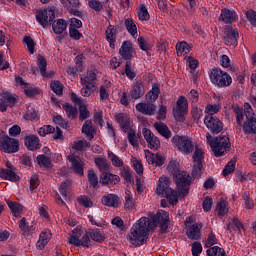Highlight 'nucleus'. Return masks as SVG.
<instances>
[{"label":"nucleus","instance_id":"obj_18","mask_svg":"<svg viewBox=\"0 0 256 256\" xmlns=\"http://www.w3.org/2000/svg\"><path fill=\"white\" fill-rule=\"evenodd\" d=\"M239 19V15H237V12L235 10L223 8L221 10V14L219 17V21H222V23H225L226 25H231L232 23H235Z\"/></svg>","mask_w":256,"mask_h":256},{"label":"nucleus","instance_id":"obj_39","mask_svg":"<svg viewBox=\"0 0 256 256\" xmlns=\"http://www.w3.org/2000/svg\"><path fill=\"white\" fill-rule=\"evenodd\" d=\"M136 13L139 21H149L151 19V15H149V10L145 4H140L136 9Z\"/></svg>","mask_w":256,"mask_h":256},{"label":"nucleus","instance_id":"obj_63","mask_svg":"<svg viewBox=\"0 0 256 256\" xmlns=\"http://www.w3.org/2000/svg\"><path fill=\"white\" fill-rule=\"evenodd\" d=\"M50 87H51L52 91L56 93V95H62L63 94V84H61V82L53 81L50 84Z\"/></svg>","mask_w":256,"mask_h":256},{"label":"nucleus","instance_id":"obj_48","mask_svg":"<svg viewBox=\"0 0 256 256\" xmlns=\"http://www.w3.org/2000/svg\"><path fill=\"white\" fill-rule=\"evenodd\" d=\"M229 212V208L227 207V201L222 200L216 205V213L218 217H225L226 213Z\"/></svg>","mask_w":256,"mask_h":256},{"label":"nucleus","instance_id":"obj_22","mask_svg":"<svg viewBox=\"0 0 256 256\" xmlns=\"http://www.w3.org/2000/svg\"><path fill=\"white\" fill-rule=\"evenodd\" d=\"M145 157L149 165H155V167H161L165 163V156L161 154H153L149 150L145 151Z\"/></svg>","mask_w":256,"mask_h":256},{"label":"nucleus","instance_id":"obj_29","mask_svg":"<svg viewBox=\"0 0 256 256\" xmlns=\"http://www.w3.org/2000/svg\"><path fill=\"white\" fill-rule=\"evenodd\" d=\"M25 146L29 151H37L41 147L39 137L35 135H30L25 138Z\"/></svg>","mask_w":256,"mask_h":256},{"label":"nucleus","instance_id":"obj_58","mask_svg":"<svg viewBox=\"0 0 256 256\" xmlns=\"http://www.w3.org/2000/svg\"><path fill=\"white\" fill-rule=\"evenodd\" d=\"M51 133H55V127L51 125H44L38 129V135L40 137H45L46 135H51Z\"/></svg>","mask_w":256,"mask_h":256},{"label":"nucleus","instance_id":"obj_33","mask_svg":"<svg viewBox=\"0 0 256 256\" xmlns=\"http://www.w3.org/2000/svg\"><path fill=\"white\" fill-rule=\"evenodd\" d=\"M49 241H51V231L45 230L40 234L36 243L37 249H45V246L49 243Z\"/></svg>","mask_w":256,"mask_h":256},{"label":"nucleus","instance_id":"obj_16","mask_svg":"<svg viewBox=\"0 0 256 256\" xmlns=\"http://www.w3.org/2000/svg\"><path fill=\"white\" fill-rule=\"evenodd\" d=\"M117 35H119L117 26L110 24L105 30V38L107 43H109L110 49H115L117 47Z\"/></svg>","mask_w":256,"mask_h":256},{"label":"nucleus","instance_id":"obj_17","mask_svg":"<svg viewBox=\"0 0 256 256\" xmlns=\"http://www.w3.org/2000/svg\"><path fill=\"white\" fill-rule=\"evenodd\" d=\"M142 133H143L144 139L148 143V147L150 149L157 151V149H159V147H161V141L159 140V138L157 136H155V134H153V132H151V130L144 128L142 130Z\"/></svg>","mask_w":256,"mask_h":256},{"label":"nucleus","instance_id":"obj_55","mask_svg":"<svg viewBox=\"0 0 256 256\" xmlns=\"http://www.w3.org/2000/svg\"><path fill=\"white\" fill-rule=\"evenodd\" d=\"M228 231H241L243 224L237 218H233L232 223L226 225Z\"/></svg>","mask_w":256,"mask_h":256},{"label":"nucleus","instance_id":"obj_37","mask_svg":"<svg viewBox=\"0 0 256 256\" xmlns=\"http://www.w3.org/2000/svg\"><path fill=\"white\" fill-rule=\"evenodd\" d=\"M52 29L56 35H61V33L67 31V21L64 19H57L52 23Z\"/></svg>","mask_w":256,"mask_h":256},{"label":"nucleus","instance_id":"obj_11","mask_svg":"<svg viewBox=\"0 0 256 256\" xmlns=\"http://www.w3.org/2000/svg\"><path fill=\"white\" fill-rule=\"evenodd\" d=\"M190 223H193V217H188L185 221V225L187 227L186 236L188 237V239H191L192 241H197L198 239H201V229H203V224L195 223L189 225Z\"/></svg>","mask_w":256,"mask_h":256},{"label":"nucleus","instance_id":"obj_21","mask_svg":"<svg viewBox=\"0 0 256 256\" xmlns=\"http://www.w3.org/2000/svg\"><path fill=\"white\" fill-rule=\"evenodd\" d=\"M97 70L90 69L87 71L85 76L80 78L81 85H86L87 87H95L97 85Z\"/></svg>","mask_w":256,"mask_h":256},{"label":"nucleus","instance_id":"obj_56","mask_svg":"<svg viewBox=\"0 0 256 256\" xmlns=\"http://www.w3.org/2000/svg\"><path fill=\"white\" fill-rule=\"evenodd\" d=\"M24 119L26 121H39V112L31 108L27 110L26 114L24 115Z\"/></svg>","mask_w":256,"mask_h":256},{"label":"nucleus","instance_id":"obj_23","mask_svg":"<svg viewBox=\"0 0 256 256\" xmlns=\"http://www.w3.org/2000/svg\"><path fill=\"white\" fill-rule=\"evenodd\" d=\"M119 181H121L119 175L113 174L107 170L100 175V183H102V185H117Z\"/></svg>","mask_w":256,"mask_h":256},{"label":"nucleus","instance_id":"obj_6","mask_svg":"<svg viewBox=\"0 0 256 256\" xmlns=\"http://www.w3.org/2000/svg\"><path fill=\"white\" fill-rule=\"evenodd\" d=\"M172 143L183 155H191L195 150L193 139L189 138V136L176 135L172 138Z\"/></svg>","mask_w":256,"mask_h":256},{"label":"nucleus","instance_id":"obj_10","mask_svg":"<svg viewBox=\"0 0 256 256\" xmlns=\"http://www.w3.org/2000/svg\"><path fill=\"white\" fill-rule=\"evenodd\" d=\"M203 159H205V152L199 146H195L194 154H193V168H192V176L194 179L200 177L201 170L203 169Z\"/></svg>","mask_w":256,"mask_h":256},{"label":"nucleus","instance_id":"obj_45","mask_svg":"<svg viewBox=\"0 0 256 256\" xmlns=\"http://www.w3.org/2000/svg\"><path fill=\"white\" fill-rule=\"evenodd\" d=\"M94 163L99 171H102V173H104L105 171H109V163L107 162L106 158L96 157L94 159Z\"/></svg>","mask_w":256,"mask_h":256},{"label":"nucleus","instance_id":"obj_43","mask_svg":"<svg viewBox=\"0 0 256 256\" xmlns=\"http://www.w3.org/2000/svg\"><path fill=\"white\" fill-rule=\"evenodd\" d=\"M124 199V209H127L128 211L135 209V199L133 198V193H131V191H125Z\"/></svg>","mask_w":256,"mask_h":256},{"label":"nucleus","instance_id":"obj_62","mask_svg":"<svg viewBox=\"0 0 256 256\" xmlns=\"http://www.w3.org/2000/svg\"><path fill=\"white\" fill-rule=\"evenodd\" d=\"M69 187H71V181L66 180L60 185L59 191L64 197V199H67V195L69 193Z\"/></svg>","mask_w":256,"mask_h":256},{"label":"nucleus","instance_id":"obj_42","mask_svg":"<svg viewBox=\"0 0 256 256\" xmlns=\"http://www.w3.org/2000/svg\"><path fill=\"white\" fill-rule=\"evenodd\" d=\"M159 93H161V88L159 84H153L152 89L146 94V99L148 101H157L159 99Z\"/></svg>","mask_w":256,"mask_h":256},{"label":"nucleus","instance_id":"obj_60","mask_svg":"<svg viewBox=\"0 0 256 256\" xmlns=\"http://www.w3.org/2000/svg\"><path fill=\"white\" fill-rule=\"evenodd\" d=\"M131 163L137 175H143V163H141L140 160H137V158H132Z\"/></svg>","mask_w":256,"mask_h":256},{"label":"nucleus","instance_id":"obj_2","mask_svg":"<svg viewBox=\"0 0 256 256\" xmlns=\"http://www.w3.org/2000/svg\"><path fill=\"white\" fill-rule=\"evenodd\" d=\"M167 169L169 173H172L175 177V183L177 189H179L183 197L189 195V187L191 185V176L187 172L179 171V162L172 160L169 162Z\"/></svg>","mask_w":256,"mask_h":256},{"label":"nucleus","instance_id":"obj_9","mask_svg":"<svg viewBox=\"0 0 256 256\" xmlns=\"http://www.w3.org/2000/svg\"><path fill=\"white\" fill-rule=\"evenodd\" d=\"M244 113L247 119L243 124L244 133H256V115L249 103L244 104Z\"/></svg>","mask_w":256,"mask_h":256},{"label":"nucleus","instance_id":"obj_3","mask_svg":"<svg viewBox=\"0 0 256 256\" xmlns=\"http://www.w3.org/2000/svg\"><path fill=\"white\" fill-rule=\"evenodd\" d=\"M171 183V180L166 176H161L158 180V184L156 187V193L157 195H163V197H166L167 201L170 203V205H177L179 203V197H185L183 194H181V191L179 193L171 187H169Z\"/></svg>","mask_w":256,"mask_h":256},{"label":"nucleus","instance_id":"obj_44","mask_svg":"<svg viewBox=\"0 0 256 256\" xmlns=\"http://www.w3.org/2000/svg\"><path fill=\"white\" fill-rule=\"evenodd\" d=\"M69 243L70 245H75V247H79V244L81 243V229L75 228L72 231V234L69 237Z\"/></svg>","mask_w":256,"mask_h":256},{"label":"nucleus","instance_id":"obj_7","mask_svg":"<svg viewBox=\"0 0 256 256\" xmlns=\"http://www.w3.org/2000/svg\"><path fill=\"white\" fill-rule=\"evenodd\" d=\"M151 220L148 218V224L150 228L157 229V227H161L162 231H167V227L169 225V213L165 210H158L156 215L150 216Z\"/></svg>","mask_w":256,"mask_h":256},{"label":"nucleus","instance_id":"obj_59","mask_svg":"<svg viewBox=\"0 0 256 256\" xmlns=\"http://www.w3.org/2000/svg\"><path fill=\"white\" fill-rule=\"evenodd\" d=\"M2 99H4L7 107H13L17 103V99L15 98V96L9 93H3Z\"/></svg>","mask_w":256,"mask_h":256},{"label":"nucleus","instance_id":"obj_8","mask_svg":"<svg viewBox=\"0 0 256 256\" xmlns=\"http://www.w3.org/2000/svg\"><path fill=\"white\" fill-rule=\"evenodd\" d=\"M35 17L37 23H39L43 29H46V27H49V25L55 21V7L40 9L36 12Z\"/></svg>","mask_w":256,"mask_h":256},{"label":"nucleus","instance_id":"obj_36","mask_svg":"<svg viewBox=\"0 0 256 256\" xmlns=\"http://www.w3.org/2000/svg\"><path fill=\"white\" fill-rule=\"evenodd\" d=\"M82 133L88 137V139H93L95 137V127H93V122L91 120H86L82 126Z\"/></svg>","mask_w":256,"mask_h":256},{"label":"nucleus","instance_id":"obj_50","mask_svg":"<svg viewBox=\"0 0 256 256\" xmlns=\"http://www.w3.org/2000/svg\"><path fill=\"white\" fill-rule=\"evenodd\" d=\"M63 109L69 119H76L78 115L77 108L71 106L69 103L63 105Z\"/></svg>","mask_w":256,"mask_h":256},{"label":"nucleus","instance_id":"obj_27","mask_svg":"<svg viewBox=\"0 0 256 256\" xmlns=\"http://www.w3.org/2000/svg\"><path fill=\"white\" fill-rule=\"evenodd\" d=\"M88 235H90V239L91 241H94L95 243H103V241H105L106 236H105V232L99 228H91L88 229Z\"/></svg>","mask_w":256,"mask_h":256},{"label":"nucleus","instance_id":"obj_35","mask_svg":"<svg viewBox=\"0 0 256 256\" xmlns=\"http://www.w3.org/2000/svg\"><path fill=\"white\" fill-rule=\"evenodd\" d=\"M38 67L42 77L51 79V77L55 75V72L47 73V60H45V58L41 55L38 56Z\"/></svg>","mask_w":256,"mask_h":256},{"label":"nucleus","instance_id":"obj_14","mask_svg":"<svg viewBox=\"0 0 256 256\" xmlns=\"http://www.w3.org/2000/svg\"><path fill=\"white\" fill-rule=\"evenodd\" d=\"M204 124L211 133H215L216 135L223 131V122L215 116H205Z\"/></svg>","mask_w":256,"mask_h":256},{"label":"nucleus","instance_id":"obj_52","mask_svg":"<svg viewBox=\"0 0 256 256\" xmlns=\"http://www.w3.org/2000/svg\"><path fill=\"white\" fill-rule=\"evenodd\" d=\"M209 256H227L225 250L219 246H213L206 251Z\"/></svg>","mask_w":256,"mask_h":256},{"label":"nucleus","instance_id":"obj_12","mask_svg":"<svg viewBox=\"0 0 256 256\" xmlns=\"http://www.w3.org/2000/svg\"><path fill=\"white\" fill-rule=\"evenodd\" d=\"M0 151L3 153H17L19 151V140L3 136L0 139Z\"/></svg>","mask_w":256,"mask_h":256},{"label":"nucleus","instance_id":"obj_34","mask_svg":"<svg viewBox=\"0 0 256 256\" xmlns=\"http://www.w3.org/2000/svg\"><path fill=\"white\" fill-rule=\"evenodd\" d=\"M192 48H193V45L188 44L185 41L178 42L176 44V52L178 57H184V55L191 53Z\"/></svg>","mask_w":256,"mask_h":256},{"label":"nucleus","instance_id":"obj_53","mask_svg":"<svg viewBox=\"0 0 256 256\" xmlns=\"http://www.w3.org/2000/svg\"><path fill=\"white\" fill-rule=\"evenodd\" d=\"M36 159L40 167H43L44 169H49V167H51V158L45 155H39Z\"/></svg>","mask_w":256,"mask_h":256},{"label":"nucleus","instance_id":"obj_20","mask_svg":"<svg viewBox=\"0 0 256 256\" xmlns=\"http://www.w3.org/2000/svg\"><path fill=\"white\" fill-rule=\"evenodd\" d=\"M115 119L117 123H119L124 133H127L130 129H133V126L131 125L133 121H131V117H129L128 114L120 113L115 116Z\"/></svg>","mask_w":256,"mask_h":256},{"label":"nucleus","instance_id":"obj_38","mask_svg":"<svg viewBox=\"0 0 256 256\" xmlns=\"http://www.w3.org/2000/svg\"><path fill=\"white\" fill-rule=\"evenodd\" d=\"M0 177L1 179H5L6 181H19V177L17 176V173L14 170H7V169H0Z\"/></svg>","mask_w":256,"mask_h":256},{"label":"nucleus","instance_id":"obj_26","mask_svg":"<svg viewBox=\"0 0 256 256\" xmlns=\"http://www.w3.org/2000/svg\"><path fill=\"white\" fill-rule=\"evenodd\" d=\"M239 40V31L235 28H229L226 36L224 37L225 45L229 47H237Z\"/></svg>","mask_w":256,"mask_h":256},{"label":"nucleus","instance_id":"obj_46","mask_svg":"<svg viewBox=\"0 0 256 256\" xmlns=\"http://www.w3.org/2000/svg\"><path fill=\"white\" fill-rule=\"evenodd\" d=\"M88 181L93 189H97V187H99V177L97 176V172H95V170H88Z\"/></svg>","mask_w":256,"mask_h":256},{"label":"nucleus","instance_id":"obj_31","mask_svg":"<svg viewBox=\"0 0 256 256\" xmlns=\"http://www.w3.org/2000/svg\"><path fill=\"white\" fill-rule=\"evenodd\" d=\"M101 202L106 207H119V196L115 194H107L102 197Z\"/></svg>","mask_w":256,"mask_h":256},{"label":"nucleus","instance_id":"obj_13","mask_svg":"<svg viewBox=\"0 0 256 256\" xmlns=\"http://www.w3.org/2000/svg\"><path fill=\"white\" fill-rule=\"evenodd\" d=\"M188 105L187 98L180 96L176 102V106L173 107L174 117L177 121H183V117L187 113Z\"/></svg>","mask_w":256,"mask_h":256},{"label":"nucleus","instance_id":"obj_28","mask_svg":"<svg viewBox=\"0 0 256 256\" xmlns=\"http://www.w3.org/2000/svg\"><path fill=\"white\" fill-rule=\"evenodd\" d=\"M6 203L13 215V217L20 218L23 213H25V207L18 202H12L10 200H6Z\"/></svg>","mask_w":256,"mask_h":256},{"label":"nucleus","instance_id":"obj_4","mask_svg":"<svg viewBox=\"0 0 256 256\" xmlns=\"http://www.w3.org/2000/svg\"><path fill=\"white\" fill-rule=\"evenodd\" d=\"M210 81L215 87H219L220 89H225V87H231V83H233V78L231 75L221 68H212L210 70Z\"/></svg>","mask_w":256,"mask_h":256},{"label":"nucleus","instance_id":"obj_57","mask_svg":"<svg viewBox=\"0 0 256 256\" xmlns=\"http://www.w3.org/2000/svg\"><path fill=\"white\" fill-rule=\"evenodd\" d=\"M23 43L27 46V50L30 55H33V53H35V41H33V38H31L30 36H25L23 39Z\"/></svg>","mask_w":256,"mask_h":256},{"label":"nucleus","instance_id":"obj_49","mask_svg":"<svg viewBox=\"0 0 256 256\" xmlns=\"http://www.w3.org/2000/svg\"><path fill=\"white\" fill-rule=\"evenodd\" d=\"M108 159L111 161L114 167H123V159L113 153L111 150H108Z\"/></svg>","mask_w":256,"mask_h":256},{"label":"nucleus","instance_id":"obj_25","mask_svg":"<svg viewBox=\"0 0 256 256\" xmlns=\"http://www.w3.org/2000/svg\"><path fill=\"white\" fill-rule=\"evenodd\" d=\"M136 111L138 113H142V115H155V111H157V106L152 103L140 102L136 104Z\"/></svg>","mask_w":256,"mask_h":256},{"label":"nucleus","instance_id":"obj_64","mask_svg":"<svg viewBox=\"0 0 256 256\" xmlns=\"http://www.w3.org/2000/svg\"><path fill=\"white\" fill-rule=\"evenodd\" d=\"M111 224L114 225L119 231H125V223L121 217L117 216L112 219Z\"/></svg>","mask_w":256,"mask_h":256},{"label":"nucleus","instance_id":"obj_41","mask_svg":"<svg viewBox=\"0 0 256 256\" xmlns=\"http://www.w3.org/2000/svg\"><path fill=\"white\" fill-rule=\"evenodd\" d=\"M154 127L162 137H165V139H169V137H171V130H169V127H167L163 122L154 123Z\"/></svg>","mask_w":256,"mask_h":256},{"label":"nucleus","instance_id":"obj_15","mask_svg":"<svg viewBox=\"0 0 256 256\" xmlns=\"http://www.w3.org/2000/svg\"><path fill=\"white\" fill-rule=\"evenodd\" d=\"M68 161L71 163V169L74 171V173H76L80 177H83V175H85V161L73 154H70L68 156Z\"/></svg>","mask_w":256,"mask_h":256},{"label":"nucleus","instance_id":"obj_19","mask_svg":"<svg viewBox=\"0 0 256 256\" xmlns=\"http://www.w3.org/2000/svg\"><path fill=\"white\" fill-rule=\"evenodd\" d=\"M119 55H121V57L124 58L125 61L133 59V57L135 56V49L133 48V43H131V41L129 40L124 41L119 49Z\"/></svg>","mask_w":256,"mask_h":256},{"label":"nucleus","instance_id":"obj_5","mask_svg":"<svg viewBox=\"0 0 256 256\" xmlns=\"http://www.w3.org/2000/svg\"><path fill=\"white\" fill-rule=\"evenodd\" d=\"M206 139L215 155V157H221L229 151V148L231 147V144H229V137H218L216 139H213V136L211 134L206 135Z\"/></svg>","mask_w":256,"mask_h":256},{"label":"nucleus","instance_id":"obj_24","mask_svg":"<svg viewBox=\"0 0 256 256\" xmlns=\"http://www.w3.org/2000/svg\"><path fill=\"white\" fill-rule=\"evenodd\" d=\"M18 227L22 232V235L24 237H31L32 235H35L37 233V227L30 225L27 223V218L23 217L19 222H18Z\"/></svg>","mask_w":256,"mask_h":256},{"label":"nucleus","instance_id":"obj_61","mask_svg":"<svg viewBox=\"0 0 256 256\" xmlns=\"http://www.w3.org/2000/svg\"><path fill=\"white\" fill-rule=\"evenodd\" d=\"M235 160H231L230 162H228V164L225 166V168L222 171V175H224V177H227V175H231V173H233V171H235Z\"/></svg>","mask_w":256,"mask_h":256},{"label":"nucleus","instance_id":"obj_40","mask_svg":"<svg viewBox=\"0 0 256 256\" xmlns=\"http://www.w3.org/2000/svg\"><path fill=\"white\" fill-rule=\"evenodd\" d=\"M124 25L128 31V33H130V35L134 38L137 39L138 34H137V24H135V21H133L132 18H127L124 22Z\"/></svg>","mask_w":256,"mask_h":256},{"label":"nucleus","instance_id":"obj_47","mask_svg":"<svg viewBox=\"0 0 256 256\" xmlns=\"http://www.w3.org/2000/svg\"><path fill=\"white\" fill-rule=\"evenodd\" d=\"M218 111H221V104H208L204 113H206V117H213V115H217Z\"/></svg>","mask_w":256,"mask_h":256},{"label":"nucleus","instance_id":"obj_30","mask_svg":"<svg viewBox=\"0 0 256 256\" xmlns=\"http://www.w3.org/2000/svg\"><path fill=\"white\" fill-rule=\"evenodd\" d=\"M143 95H145V86H143L142 82H136L130 91L131 98L141 99Z\"/></svg>","mask_w":256,"mask_h":256},{"label":"nucleus","instance_id":"obj_32","mask_svg":"<svg viewBox=\"0 0 256 256\" xmlns=\"http://www.w3.org/2000/svg\"><path fill=\"white\" fill-rule=\"evenodd\" d=\"M100 101H109V95H111V82L104 81L99 89Z\"/></svg>","mask_w":256,"mask_h":256},{"label":"nucleus","instance_id":"obj_1","mask_svg":"<svg viewBox=\"0 0 256 256\" xmlns=\"http://www.w3.org/2000/svg\"><path fill=\"white\" fill-rule=\"evenodd\" d=\"M149 231H153L149 225V218L141 217L130 229L127 239L134 247H141L147 243Z\"/></svg>","mask_w":256,"mask_h":256},{"label":"nucleus","instance_id":"obj_54","mask_svg":"<svg viewBox=\"0 0 256 256\" xmlns=\"http://www.w3.org/2000/svg\"><path fill=\"white\" fill-rule=\"evenodd\" d=\"M89 147L90 144L87 140H78L73 144V149H75V151H86Z\"/></svg>","mask_w":256,"mask_h":256},{"label":"nucleus","instance_id":"obj_51","mask_svg":"<svg viewBox=\"0 0 256 256\" xmlns=\"http://www.w3.org/2000/svg\"><path fill=\"white\" fill-rule=\"evenodd\" d=\"M93 246V241L91 240V236L89 235L88 230L86 233L81 237L79 247H85L89 249V247Z\"/></svg>","mask_w":256,"mask_h":256}]
</instances>
